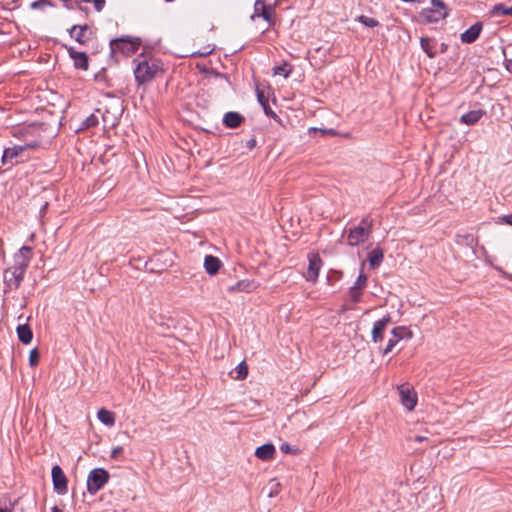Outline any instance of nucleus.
<instances>
[{
  "mask_svg": "<svg viewBox=\"0 0 512 512\" xmlns=\"http://www.w3.org/2000/svg\"><path fill=\"white\" fill-rule=\"evenodd\" d=\"M31 254L32 249L29 246H23L14 255V266L4 271V284L6 288L12 290L20 286L26 268L29 265Z\"/></svg>",
  "mask_w": 512,
  "mask_h": 512,
  "instance_id": "nucleus-1",
  "label": "nucleus"
},
{
  "mask_svg": "<svg viewBox=\"0 0 512 512\" xmlns=\"http://www.w3.org/2000/svg\"><path fill=\"white\" fill-rule=\"evenodd\" d=\"M142 41L138 37L123 36L110 41L111 53H122L124 56H130L137 52Z\"/></svg>",
  "mask_w": 512,
  "mask_h": 512,
  "instance_id": "nucleus-2",
  "label": "nucleus"
},
{
  "mask_svg": "<svg viewBox=\"0 0 512 512\" xmlns=\"http://www.w3.org/2000/svg\"><path fill=\"white\" fill-rule=\"evenodd\" d=\"M372 233V224L368 219H362L359 225L349 229L347 235L348 245L354 247L364 243Z\"/></svg>",
  "mask_w": 512,
  "mask_h": 512,
  "instance_id": "nucleus-3",
  "label": "nucleus"
},
{
  "mask_svg": "<svg viewBox=\"0 0 512 512\" xmlns=\"http://www.w3.org/2000/svg\"><path fill=\"white\" fill-rule=\"evenodd\" d=\"M137 66L134 70L135 79L139 84L151 81L159 71L158 64L153 60H137Z\"/></svg>",
  "mask_w": 512,
  "mask_h": 512,
  "instance_id": "nucleus-4",
  "label": "nucleus"
},
{
  "mask_svg": "<svg viewBox=\"0 0 512 512\" xmlns=\"http://www.w3.org/2000/svg\"><path fill=\"white\" fill-rule=\"evenodd\" d=\"M109 473L103 468H95L90 471L87 478V490L90 494L97 493L109 480Z\"/></svg>",
  "mask_w": 512,
  "mask_h": 512,
  "instance_id": "nucleus-5",
  "label": "nucleus"
},
{
  "mask_svg": "<svg viewBox=\"0 0 512 512\" xmlns=\"http://www.w3.org/2000/svg\"><path fill=\"white\" fill-rule=\"evenodd\" d=\"M431 7L422 11V18L429 23L438 22L444 19L447 15V8L441 0H431Z\"/></svg>",
  "mask_w": 512,
  "mask_h": 512,
  "instance_id": "nucleus-6",
  "label": "nucleus"
},
{
  "mask_svg": "<svg viewBox=\"0 0 512 512\" xmlns=\"http://www.w3.org/2000/svg\"><path fill=\"white\" fill-rule=\"evenodd\" d=\"M401 404L412 411L417 404V394L408 384H401L397 387Z\"/></svg>",
  "mask_w": 512,
  "mask_h": 512,
  "instance_id": "nucleus-7",
  "label": "nucleus"
},
{
  "mask_svg": "<svg viewBox=\"0 0 512 512\" xmlns=\"http://www.w3.org/2000/svg\"><path fill=\"white\" fill-rule=\"evenodd\" d=\"M38 146V142H31L24 145H15L13 147L7 148L4 150L2 156V162L5 164L7 162H11L13 164V160L20 157L25 151L34 149Z\"/></svg>",
  "mask_w": 512,
  "mask_h": 512,
  "instance_id": "nucleus-8",
  "label": "nucleus"
},
{
  "mask_svg": "<svg viewBox=\"0 0 512 512\" xmlns=\"http://www.w3.org/2000/svg\"><path fill=\"white\" fill-rule=\"evenodd\" d=\"M51 474L54 490L60 495L65 494L67 492V478L62 468L59 465L53 466Z\"/></svg>",
  "mask_w": 512,
  "mask_h": 512,
  "instance_id": "nucleus-9",
  "label": "nucleus"
},
{
  "mask_svg": "<svg viewBox=\"0 0 512 512\" xmlns=\"http://www.w3.org/2000/svg\"><path fill=\"white\" fill-rule=\"evenodd\" d=\"M308 260L309 265L305 274V278L307 281L316 282L322 267V260L320 256L315 253L310 254Z\"/></svg>",
  "mask_w": 512,
  "mask_h": 512,
  "instance_id": "nucleus-10",
  "label": "nucleus"
},
{
  "mask_svg": "<svg viewBox=\"0 0 512 512\" xmlns=\"http://www.w3.org/2000/svg\"><path fill=\"white\" fill-rule=\"evenodd\" d=\"M274 14V8L271 5H266L264 0H256L254 4V13L252 19L262 17L265 21L271 22Z\"/></svg>",
  "mask_w": 512,
  "mask_h": 512,
  "instance_id": "nucleus-11",
  "label": "nucleus"
},
{
  "mask_svg": "<svg viewBox=\"0 0 512 512\" xmlns=\"http://www.w3.org/2000/svg\"><path fill=\"white\" fill-rule=\"evenodd\" d=\"M69 34L72 38H74L78 43L85 44L91 39V29L90 27L85 25H74L70 30Z\"/></svg>",
  "mask_w": 512,
  "mask_h": 512,
  "instance_id": "nucleus-12",
  "label": "nucleus"
},
{
  "mask_svg": "<svg viewBox=\"0 0 512 512\" xmlns=\"http://www.w3.org/2000/svg\"><path fill=\"white\" fill-rule=\"evenodd\" d=\"M410 335L411 333L405 327L394 328L383 352H390L398 342L403 340L405 337L410 338Z\"/></svg>",
  "mask_w": 512,
  "mask_h": 512,
  "instance_id": "nucleus-13",
  "label": "nucleus"
},
{
  "mask_svg": "<svg viewBox=\"0 0 512 512\" xmlns=\"http://www.w3.org/2000/svg\"><path fill=\"white\" fill-rule=\"evenodd\" d=\"M258 284L254 280L243 279L238 281L236 284L228 287V292H252L258 288Z\"/></svg>",
  "mask_w": 512,
  "mask_h": 512,
  "instance_id": "nucleus-14",
  "label": "nucleus"
},
{
  "mask_svg": "<svg viewBox=\"0 0 512 512\" xmlns=\"http://www.w3.org/2000/svg\"><path fill=\"white\" fill-rule=\"evenodd\" d=\"M481 31H482V24L480 22H477L474 25H472L469 29L464 31L461 34L460 39L463 43H467V44L473 43L479 37Z\"/></svg>",
  "mask_w": 512,
  "mask_h": 512,
  "instance_id": "nucleus-15",
  "label": "nucleus"
},
{
  "mask_svg": "<svg viewBox=\"0 0 512 512\" xmlns=\"http://www.w3.org/2000/svg\"><path fill=\"white\" fill-rule=\"evenodd\" d=\"M69 55L74 61V65L78 69L87 70L89 66L88 56L84 52H77L73 48H69Z\"/></svg>",
  "mask_w": 512,
  "mask_h": 512,
  "instance_id": "nucleus-16",
  "label": "nucleus"
},
{
  "mask_svg": "<svg viewBox=\"0 0 512 512\" xmlns=\"http://www.w3.org/2000/svg\"><path fill=\"white\" fill-rule=\"evenodd\" d=\"M390 320H391L390 316L387 315L374 323V326L372 329V339L374 342H378V341L382 340L383 332L386 329Z\"/></svg>",
  "mask_w": 512,
  "mask_h": 512,
  "instance_id": "nucleus-17",
  "label": "nucleus"
},
{
  "mask_svg": "<svg viewBox=\"0 0 512 512\" xmlns=\"http://www.w3.org/2000/svg\"><path fill=\"white\" fill-rule=\"evenodd\" d=\"M112 109L113 112L106 110L104 113H102L104 125L114 126L117 121L118 115H120V112L122 110L121 105L118 102L112 105Z\"/></svg>",
  "mask_w": 512,
  "mask_h": 512,
  "instance_id": "nucleus-18",
  "label": "nucleus"
},
{
  "mask_svg": "<svg viewBox=\"0 0 512 512\" xmlns=\"http://www.w3.org/2000/svg\"><path fill=\"white\" fill-rule=\"evenodd\" d=\"M244 117L238 112H227L223 117V123L226 127L237 128L243 122Z\"/></svg>",
  "mask_w": 512,
  "mask_h": 512,
  "instance_id": "nucleus-19",
  "label": "nucleus"
},
{
  "mask_svg": "<svg viewBox=\"0 0 512 512\" xmlns=\"http://www.w3.org/2000/svg\"><path fill=\"white\" fill-rule=\"evenodd\" d=\"M486 112L482 109L472 110L462 115L460 118V122L466 125H474L477 123L482 116H484Z\"/></svg>",
  "mask_w": 512,
  "mask_h": 512,
  "instance_id": "nucleus-20",
  "label": "nucleus"
},
{
  "mask_svg": "<svg viewBox=\"0 0 512 512\" xmlns=\"http://www.w3.org/2000/svg\"><path fill=\"white\" fill-rule=\"evenodd\" d=\"M221 266V261L212 255H206L204 258V268L209 275H215Z\"/></svg>",
  "mask_w": 512,
  "mask_h": 512,
  "instance_id": "nucleus-21",
  "label": "nucleus"
},
{
  "mask_svg": "<svg viewBox=\"0 0 512 512\" xmlns=\"http://www.w3.org/2000/svg\"><path fill=\"white\" fill-rule=\"evenodd\" d=\"M384 259V252L380 247L373 248L367 256V260L369 262V265L372 268H377L380 266Z\"/></svg>",
  "mask_w": 512,
  "mask_h": 512,
  "instance_id": "nucleus-22",
  "label": "nucleus"
},
{
  "mask_svg": "<svg viewBox=\"0 0 512 512\" xmlns=\"http://www.w3.org/2000/svg\"><path fill=\"white\" fill-rule=\"evenodd\" d=\"M255 455L261 460H271L275 455V447L272 444H264L256 449Z\"/></svg>",
  "mask_w": 512,
  "mask_h": 512,
  "instance_id": "nucleus-23",
  "label": "nucleus"
},
{
  "mask_svg": "<svg viewBox=\"0 0 512 512\" xmlns=\"http://www.w3.org/2000/svg\"><path fill=\"white\" fill-rule=\"evenodd\" d=\"M97 418L101 423H103L106 426L112 427L115 424L114 413L105 408H101L100 410H98Z\"/></svg>",
  "mask_w": 512,
  "mask_h": 512,
  "instance_id": "nucleus-24",
  "label": "nucleus"
},
{
  "mask_svg": "<svg viewBox=\"0 0 512 512\" xmlns=\"http://www.w3.org/2000/svg\"><path fill=\"white\" fill-rule=\"evenodd\" d=\"M248 375V366L246 362L241 361L234 370L230 372V376L235 380H243Z\"/></svg>",
  "mask_w": 512,
  "mask_h": 512,
  "instance_id": "nucleus-25",
  "label": "nucleus"
},
{
  "mask_svg": "<svg viewBox=\"0 0 512 512\" xmlns=\"http://www.w3.org/2000/svg\"><path fill=\"white\" fill-rule=\"evenodd\" d=\"M491 16H512V6L507 7L502 3L496 4L490 10Z\"/></svg>",
  "mask_w": 512,
  "mask_h": 512,
  "instance_id": "nucleus-26",
  "label": "nucleus"
},
{
  "mask_svg": "<svg viewBox=\"0 0 512 512\" xmlns=\"http://www.w3.org/2000/svg\"><path fill=\"white\" fill-rule=\"evenodd\" d=\"M17 334L20 341H22L25 344L30 343V341L32 340V331L28 325H19L17 327Z\"/></svg>",
  "mask_w": 512,
  "mask_h": 512,
  "instance_id": "nucleus-27",
  "label": "nucleus"
},
{
  "mask_svg": "<svg viewBox=\"0 0 512 512\" xmlns=\"http://www.w3.org/2000/svg\"><path fill=\"white\" fill-rule=\"evenodd\" d=\"M292 70V65L284 62L282 65L275 66L273 68V75H282L284 78H288L292 73Z\"/></svg>",
  "mask_w": 512,
  "mask_h": 512,
  "instance_id": "nucleus-28",
  "label": "nucleus"
},
{
  "mask_svg": "<svg viewBox=\"0 0 512 512\" xmlns=\"http://www.w3.org/2000/svg\"><path fill=\"white\" fill-rule=\"evenodd\" d=\"M356 21L360 22L361 24L369 28H374L379 25V21L377 19L365 15H360L359 17L356 18Z\"/></svg>",
  "mask_w": 512,
  "mask_h": 512,
  "instance_id": "nucleus-29",
  "label": "nucleus"
},
{
  "mask_svg": "<svg viewBox=\"0 0 512 512\" xmlns=\"http://www.w3.org/2000/svg\"><path fill=\"white\" fill-rule=\"evenodd\" d=\"M420 44H421V48L427 53V55L432 58L434 57V50H433V47L431 45V41L429 38H426V37H422L420 39Z\"/></svg>",
  "mask_w": 512,
  "mask_h": 512,
  "instance_id": "nucleus-30",
  "label": "nucleus"
},
{
  "mask_svg": "<svg viewBox=\"0 0 512 512\" xmlns=\"http://www.w3.org/2000/svg\"><path fill=\"white\" fill-rule=\"evenodd\" d=\"M348 294H349V297L351 299L352 302L354 303H357L361 300V296H362V289L360 288H356V287H351L348 291Z\"/></svg>",
  "mask_w": 512,
  "mask_h": 512,
  "instance_id": "nucleus-31",
  "label": "nucleus"
},
{
  "mask_svg": "<svg viewBox=\"0 0 512 512\" xmlns=\"http://www.w3.org/2000/svg\"><path fill=\"white\" fill-rule=\"evenodd\" d=\"M367 284V276L364 274V273H360L358 278L356 279L353 287H356V288H360V289H364V287L366 286Z\"/></svg>",
  "mask_w": 512,
  "mask_h": 512,
  "instance_id": "nucleus-32",
  "label": "nucleus"
},
{
  "mask_svg": "<svg viewBox=\"0 0 512 512\" xmlns=\"http://www.w3.org/2000/svg\"><path fill=\"white\" fill-rule=\"evenodd\" d=\"M84 126L86 128H89V127H92V126H95L98 124V117L96 114H91L90 116H88L84 122H83Z\"/></svg>",
  "mask_w": 512,
  "mask_h": 512,
  "instance_id": "nucleus-33",
  "label": "nucleus"
},
{
  "mask_svg": "<svg viewBox=\"0 0 512 512\" xmlns=\"http://www.w3.org/2000/svg\"><path fill=\"white\" fill-rule=\"evenodd\" d=\"M86 3H93L95 9L100 12L105 6V0H83Z\"/></svg>",
  "mask_w": 512,
  "mask_h": 512,
  "instance_id": "nucleus-34",
  "label": "nucleus"
},
{
  "mask_svg": "<svg viewBox=\"0 0 512 512\" xmlns=\"http://www.w3.org/2000/svg\"><path fill=\"white\" fill-rule=\"evenodd\" d=\"M256 93H257V99H258L259 103L261 104V106L263 108H266V105L268 103V99L265 97L264 92L259 90V89H257Z\"/></svg>",
  "mask_w": 512,
  "mask_h": 512,
  "instance_id": "nucleus-35",
  "label": "nucleus"
},
{
  "mask_svg": "<svg viewBox=\"0 0 512 512\" xmlns=\"http://www.w3.org/2000/svg\"><path fill=\"white\" fill-rule=\"evenodd\" d=\"M41 354H29V364L31 367L36 366L40 361Z\"/></svg>",
  "mask_w": 512,
  "mask_h": 512,
  "instance_id": "nucleus-36",
  "label": "nucleus"
},
{
  "mask_svg": "<svg viewBox=\"0 0 512 512\" xmlns=\"http://www.w3.org/2000/svg\"><path fill=\"white\" fill-rule=\"evenodd\" d=\"M280 450L283 452V453H293L295 452V450L292 449V447L288 444V443H283L281 446H280Z\"/></svg>",
  "mask_w": 512,
  "mask_h": 512,
  "instance_id": "nucleus-37",
  "label": "nucleus"
},
{
  "mask_svg": "<svg viewBox=\"0 0 512 512\" xmlns=\"http://www.w3.org/2000/svg\"><path fill=\"white\" fill-rule=\"evenodd\" d=\"M504 56H505V59H504V62H505V67L506 69L512 73V57L511 58H508L507 55L504 53Z\"/></svg>",
  "mask_w": 512,
  "mask_h": 512,
  "instance_id": "nucleus-38",
  "label": "nucleus"
},
{
  "mask_svg": "<svg viewBox=\"0 0 512 512\" xmlns=\"http://www.w3.org/2000/svg\"><path fill=\"white\" fill-rule=\"evenodd\" d=\"M501 221L509 226H512V213L502 216Z\"/></svg>",
  "mask_w": 512,
  "mask_h": 512,
  "instance_id": "nucleus-39",
  "label": "nucleus"
},
{
  "mask_svg": "<svg viewBox=\"0 0 512 512\" xmlns=\"http://www.w3.org/2000/svg\"><path fill=\"white\" fill-rule=\"evenodd\" d=\"M121 452H122V447L117 446V447H115V448L112 450V452H111V457L115 459V458H117V457H118V455H119Z\"/></svg>",
  "mask_w": 512,
  "mask_h": 512,
  "instance_id": "nucleus-40",
  "label": "nucleus"
},
{
  "mask_svg": "<svg viewBox=\"0 0 512 512\" xmlns=\"http://www.w3.org/2000/svg\"><path fill=\"white\" fill-rule=\"evenodd\" d=\"M428 437L427 436H422V435H417L414 437V441L416 442H423V441H428Z\"/></svg>",
  "mask_w": 512,
  "mask_h": 512,
  "instance_id": "nucleus-41",
  "label": "nucleus"
},
{
  "mask_svg": "<svg viewBox=\"0 0 512 512\" xmlns=\"http://www.w3.org/2000/svg\"><path fill=\"white\" fill-rule=\"evenodd\" d=\"M266 115H269V116H276L275 113L271 110V108L269 107V104L267 103L266 105V108H263Z\"/></svg>",
  "mask_w": 512,
  "mask_h": 512,
  "instance_id": "nucleus-42",
  "label": "nucleus"
},
{
  "mask_svg": "<svg viewBox=\"0 0 512 512\" xmlns=\"http://www.w3.org/2000/svg\"><path fill=\"white\" fill-rule=\"evenodd\" d=\"M41 5H42L41 2L35 1V2L31 3V8L36 9V8L40 7Z\"/></svg>",
  "mask_w": 512,
  "mask_h": 512,
  "instance_id": "nucleus-43",
  "label": "nucleus"
},
{
  "mask_svg": "<svg viewBox=\"0 0 512 512\" xmlns=\"http://www.w3.org/2000/svg\"><path fill=\"white\" fill-rule=\"evenodd\" d=\"M322 134H330V135H334L335 132L333 129H329V130H320Z\"/></svg>",
  "mask_w": 512,
  "mask_h": 512,
  "instance_id": "nucleus-44",
  "label": "nucleus"
},
{
  "mask_svg": "<svg viewBox=\"0 0 512 512\" xmlns=\"http://www.w3.org/2000/svg\"><path fill=\"white\" fill-rule=\"evenodd\" d=\"M52 512H63V510L58 508L57 506H53L52 507Z\"/></svg>",
  "mask_w": 512,
  "mask_h": 512,
  "instance_id": "nucleus-45",
  "label": "nucleus"
},
{
  "mask_svg": "<svg viewBox=\"0 0 512 512\" xmlns=\"http://www.w3.org/2000/svg\"><path fill=\"white\" fill-rule=\"evenodd\" d=\"M0 512H12V511L8 508L0 507Z\"/></svg>",
  "mask_w": 512,
  "mask_h": 512,
  "instance_id": "nucleus-46",
  "label": "nucleus"
},
{
  "mask_svg": "<svg viewBox=\"0 0 512 512\" xmlns=\"http://www.w3.org/2000/svg\"><path fill=\"white\" fill-rule=\"evenodd\" d=\"M30 352H31V353L37 352V349H36V348H33Z\"/></svg>",
  "mask_w": 512,
  "mask_h": 512,
  "instance_id": "nucleus-47",
  "label": "nucleus"
}]
</instances>
